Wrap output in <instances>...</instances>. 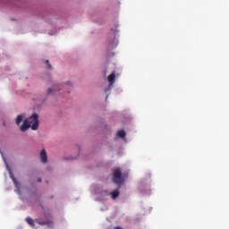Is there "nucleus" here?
I'll return each mask as SVG.
<instances>
[{"label":"nucleus","mask_w":229,"mask_h":229,"mask_svg":"<svg viewBox=\"0 0 229 229\" xmlns=\"http://www.w3.org/2000/svg\"><path fill=\"white\" fill-rule=\"evenodd\" d=\"M112 199H117L119 198V190H114L110 193Z\"/></svg>","instance_id":"6"},{"label":"nucleus","mask_w":229,"mask_h":229,"mask_svg":"<svg viewBox=\"0 0 229 229\" xmlns=\"http://www.w3.org/2000/svg\"><path fill=\"white\" fill-rule=\"evenodd\" d=\"M107 81H109V85H114V83H115V72H112L108 75Z\"/></svg>","instance_id":"5"},{"label":"nucleus","mask_w":229,"mask_h":229,"mask_svg":"<svg viewBox=\"0 0 229 229\" xmlns=\"http://www.w3.org/2000/svg\"><path fill=\"white\" fill-rule=\"evenodd\" d=\"M38 182L40 183L42 182V179L41 178H38Z\"/></svg>","instance_id":"14"},{"label":"nucleus","mask_w":229,"mask_h":229,"mask_svg":"<svg viewBox=\"0 0 229 229\" xmlns=\"http://www.w3.org/2000/svg\"><path fill=\"white\" fill-rule=\"evenodd\" d=\"M60 90L59 86H54L53 88H48L47 89V96H55L56 92Z\"/></svg>","instance_id":"3"},{"label":"nucleus","mask_w":229,"mask_h":229,"mask_svg":"<svg viewBox=\"0 0 229 229\" xmlns=\"http://www.w3.org/2000/svg\"><path fill=\"white\" fill-rule=\"evenodd\" d=\"M113 182L116 183V185H120L123 183V172L121 168H115L113 172Z\"/></svg>","instance_id":"2"},{"label":"nucleus","mask_w":229,"mask_h":229,"mask_svg":"<svg viewBox=\"0 0 229 229\" xmlns=\"http://www.w3.org/2000/svg\"><path fill=\"white\" fill-rule=\"evenodd\" d=\"M39 157L42 164H47V153L46 152V149L40 151Z\"/></svg>","instance_id":"4"},{"label":"nucleus","mask_w":229,"mask_h":229,"mask_svg":"<svg viewBox=\"0 0 229 229\" xmlns=\"http://www.w3.org/2000/svg\"><path fill=\"white\" fill-rule=\"evenodd\" d=\"M38 225H41V226H44L46 225H53V221L48 220V221H40L37 220Z\"/></svg>","instance_id":"8"},{"label":"nucleus","mask_w":229,"mask_h":229,"mask_svg":"<svg viewBox=\"0 0 229 229\" xmlns=\"http://www.w3.org/2000/svg\"><path fill=\"white\" fill-rule=\"evenodd\" d=\"M117 135L120 139H124V137H126V132L123 130H121L117 131Z\"/></svg>","instance_id":"10"},{"label":"nucleus","mask_w":229,"mask_h":229,"mask_svg":"<svg viewBox=\"0 0 229 229\" xmlns=\"http://www.w3.org/2000/svg\"><path fill=\"white\" fill-rule=\"evenodd\" d=\"M22 119H24V115L20 114L16 117V124L19 126L22 123Z\"/></svg>","instance_id":"9"},{"label":"nucleus","mask_w":229,"mask_h":229,"mask_svg":"<svg viewBox=\"0 0 229 229\" xmlns=\"http://www.w3.org/2000/svg\"><path fill=\"white\" fill-rule=\"evenodd\" d=\"M65 89H67V87H72V84L71 82H68L67 84H64Z\"/></svg>","instance_id":"12"},{"label":"nucleus","mask_w":229,"mask_h":229,"mask_svg":"<svg viewBox=\"0 0 229 229\" xmlns=\"http://www.w3.org/2000/svg\"><path fill=\"white\" fill-rule=\"evenodd\" d=\"M26 223H28V225H30V226H35V220H33V218L28 216L25 218Z\"/></svg>","instance_id":"7"},{"label":"nucleus","mask_w":229,"mask_h":229,"mask_svg":"<svg viewBox=\"0 0 229 229\" xmlns=\"http://www.w3.org/2000/svg\"><path fill=\"white\" fill-rule=\"evenodd\" d=\"M29 128H31V130H38V114H37V113H34L30 117L25 119L20 127L21 131H26Z\"/></svg>","instance_id":"1"},{"label":"nucleus","mask_w":229,"mask_h":229,"mask_svg":"<svg viewBox=\"0 0 229 229\" xmlns=\"http://www.w3.org/2000/svg\"><path fill=\"white\" fill-rule=\"evenodd\" d=\"M114 229H122L121 227H119V226H116V227H114Z\"/></svg>","instance_id":"15"},{"label":"nucleus","mask_w":229,"mask_h":229,"mask_svg":"<svg viewBox=\"0 0 229 229\" xmlns=\"http://www.w3.org/2000/svg\"><path fill=\"white\" fill-rule=\"evenodd\" d=\"M45 64L47 65V69H51V64H49V60H46Z\"/></svg>","instance_id":"11"},{"label":"nucleus","mask_w":229,"mask_h":229,"mask_svg":"<svg viewBox=\"0 0 229 229\" xmlns=\"http://www.w3.org/2000/svg\"><path fill=\"white\" fill-rule=\"evenodd\" d=\"M12 178H13V181L14 182V183H16L17 181L15 180V177L12 176Z\"/></svg>","instance_id":"13"}]
</instances>
